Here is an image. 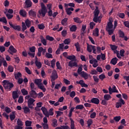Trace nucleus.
Here are the masks:
<instances>
[{
  "mask_svg": "<svg viewBox=\"0 0 129 129\" xmlns=\"http://www.w3.org/2000/svg\"><path fill=\"white\" fill-rule=\"evenodd\" d=\"M23 110H24V113H29V112H30V110L29 107H27V106L24 107L23 108Z\"/></svg>",
  "mask_w": 129,
  "mask_h": 129,
  "instance_id": "nucleus-35",
  "label": "nucleus"
},
{
  "mask_svg": "<svg viewBox=\"0 0 129 129\" xmlns=\"http://www.w3.org/2000/svg\"><path fill=\"white\" fill-rule=\"evenodd\" d=\"M87 123L88 124V127H90V125L93 123V120L92 119H89L87 121Z\"/></svg>",
  "mask_w": 129,
  "mask_h": 129,
  "instance_id": "nucleus-37",
  "label": "nucleus"
},
{
  "mask_svg": "<svg viewBox=\"0 0 129 129\" xmlns=\"http://www.w3.org/2000/svg\"><path fill=\"white\" fill-rule=\"evenodd\" d=\"M110 48L112 51H115V50H116V49H117V46H116L114 45L110 44Z\"/></svg>",
  "mask_w": 129,
  "mask_h": 129,
  "instance_id": "nucleus-56",
  "label": "nucleus"
},
{
  "mask_svg": "<svg viewBox=\"0 0 129 129\" xmlns=\"http://www.w3.org/2000/svg\"><path fill=\"white\" fill-rule=\"evenodd\" d=\"M50 63L51 64V67L52 68H55V65L56 63V59H53L52 60H51Z\"/></svg>",
  "mask_w": 129,
  "mask_h": 129,
  "instance_id": "nucleus-44",
  "label": "nucleus"
},
{
  "mask_svg": "<svg viewBox=\"0 0 129 129\" xmlns=\"http://www.w3.org/2000/svg\"><path fill=\"white\" fill-rule=\"evenodd\" d=\"M113 28V25L112 24V22L111 21H109V22H108L107 25L106 27V30H109V29H111Z\"/></svg>",
  "mask_w": 129,
  "mask_h": 129,
  "instance_id": "nucleus-17",
  "label": "nucleus"
},
{
  "mask_svg": "<svg viewBox=\"0 0 129 129\" xmlns=\"http://www.w3.org/2000/svg\"><path fill=\"white\" fill-rule=\"evenodd\" d=\"M43 114L45 115L47 117H49L50 116V114H49V112L47 110V108L45 107H42L41 108Z\"/></svg>",
  "mask_w": 129,
  "mask_h": 129,
  "instance_id": "nucleus-9",
  "label": "nucleus"
},
{
  "mask_svg": "<svg viewBox=\"0 0 129 129\" xmlns=\"http://www.w3.org/2000/svg\"><path fill=\"white\" fill-rule=\"evenodd\" d=\"M45 57L46 58H48V59H50V58H53V55L51 53L46 52L45 54Z\"/></svg>",
  "mask_w": 129,
  "mask_h": 129,
  "instance_id": "nucleus-55",
  "label": "nucleus"
},
{
  "mask_svg": "<svg viewBox=\"0 0 129 129\" xmlns=\"http://www.w3.org/2000/svg\"><path fill=\"white\" fill-rule=\"evenodd\" d=\"M9 72H14V67L12 66H9L8 67Z\"/></svg>",
  "mask_w": 129,
  "mask_h": 129,
  "instance_id": "nucleus-61",
  "label": "nucleus"
},
{
  "mask_svg": "<svg viewBox=\"0 0 129 129\" xmlns=\"http://www.w3.org/2000/svg\"><path fill=\"white\" fill-rule=\"evenodd\" d=\"M68 125H61V127H56L55 129H69Z\"/></svg>",
  "mask_w": 129,
  "mask_h": 129,
  "instance_id": "nucleus-39",
  "label": "nucleus"
},
{
  "mask_svg": "<svg viewBox=\"0 0 129 129\" xmlns=\"http://www.w3.org/2000/svg\"><path fill=\"white\" fill-rule=\"evenodd\" d=\"M35 101H36V100H35V99L30 98L28 99V106L29 108H31V109H34V105H35V104H34V103L35 102Z\"/></svg>",
  "mask_w": 129,
  "mask_h": 129,
  "instance_id": "nucleus-4",
  "label": "nucleus"
},
{
  "mask_svg": "<svg viewBox=\"0 0 129 129\" xmlns=\"http://www.w3.org/2000/svg\"><path fill=\"white\" fill-rule=\"evenodd\" d=\"M75 47H76L77 52H80L81 49L80 48V44H79V42H77L75 43Z\"/></svg>",
  "mask_w": 129,
  "mask_h": 129,
  "instance_id": "nucleus-24",
  "label": "nucleus"
},
{
  "mask_svg": "<svg viewBox=\"0 0 129 129\" xmlns=\"http://www.w3.org/2000/svg\"><path fill=\"white\" fill-rule=\"evenodd\" d=\"M12 97L15 100V102H17V98H19V94L17 91H14L12 92Z\"/></svg>",
  "mask_w": 129,
  "mask_h": 129,
  "instance_id": "nucleus-11",
  "label": "nucleus"
},
{
  "mask_svg": "<svg viewBox=\"0 0 129 129\" xmlns=\"http://www.w3.org/2000/svg\"><path fill=\"white\" fill-rule=\"evenodd\" d=\"M69 67H78V65L77 64V62L76 61L73 62V60H71L69 62Z\"/></svg>",
  "mask_w": 129,
  "mask_h": 129,
  "instance_id": "nucleus-13",
  "label": "nucleus"
},
{
  "mask_svg": "<svg viewBox=\"0 0 129 129\" xmlns=\"http://www.w3.org/2000/svg\"><path fill=\"white\" fill-rule=\"evenodd\" d=\"M40 40L41 43L44 45V46H47V40L44 38L43 36H40Z\"/></svg>",
  "mask_w": 129,
  "mask_h": 129,
  "instance_id": "nucleus-21",
  "label": "nucleus"
},
{
  "mask_svg": "<svg viewBox=\"0 0 129 129\" xmlns=\"http://www.w3.org/2000/svg\"><path fill=\"white\" fill-rule=\"evenodd\" d=\"M10 118L12 121L16 118V115L15 114H10Z\"/></svg>",
  "mask_w": 129,
  "mask_h": 129,
  "instance_id": "nucleus-62",
  "label": "nucleus"
},
{
  "mask_svg": "<svg viewBox=\"0 0 129 129\" xmlns=\"http://www.w3.org/2000/svg\"><path fill=\"white\" fill-rule=\"evenodd\" d=\"M118 34L119 38L124 37V32L121 31V30H119L118 31Z\"/></svg>",
  "mask_w": 129,
  "mask_h": 129,
  "instance_id": "nucleus-34",
  "label": "nucleus"
},
{
  "mask_svg": "<svg viewBox=\"0 0 129 129\" xmlns=\"http://www.w3.org/2000/svg\"><path fill=\"white\" fill-rule=\"evenodd\" d=\"M117 60H118V59L116 57L113 58L110 61L111 64H112V65H115V64L117 63Z\"/></svg>",
  "mask_w": 129,
  "mask_h": 129,
  "instance_id": "nucleus-25",
  "label": "nucleus"
},
{
  "mask_svg": "<svg viewBox=\"0 0 129 129\" xmlns=\"http://www.w3.org/2000/svg\"><path fill=\"white\" fill-rule=\"evenodd\" d=\"M28 14L30 17H33V18H35L37 16V13L33 10H30Z\"/></svg>",
  "mask_w": 129,
  "mask_h": 129,
  "instance_id": "nucleus-15",
  "label": "nucleus"
},
{
  "mask_svg": "<svg viewBox=\"0 0 129 129\" xmlns=\"http://www.w3.org/2000/svg\"><path fill=\"white\" fill-rule=\"evenodd\" d=\"M68 21V18H64L61 20V24L62 26H67V21Z\"/></svg>",
  "mask_w": 129,
  "mask_h": 129,
  "instance_id": "nucleus-26",
  "label": "nucleus"
},
{
  "mask_svg": "<svg viewBox=\"0 0 129 129\" xmlns=\"http://www.w3.org/2000/svg\"><path fill=\"white\" fill-rule=\"evenodd\" d=\"M99 78L102 81L103 80V79H105L106 77L105 75L104 74H102L99 76Z\"/></svg>",
  "mask_w": 129,
  "mask_h": 129,
  "instance_id": "nucleus-49",
  "label": "nucleus"
},
{
  "mask_svg": "<svg viewBox=\"0 0 129 129\" xmlns=\"http://www.w3.org/2000/svg\"><path fill=\"white\" fill-rule=\"evenodd\" d=\"M120 118H121V117H120V116H115L114 117V120H115V121H116L117 122H118V121L120 120Z\"/></svg>",
  "mask_w": 129,
  "mask_h": 129,
  "instance_id": "nucleus-59",
  "label": "nucleus"
},
{
  "mask_svg": "<svg viewBox=\"0 0 129 129\" xmlns=\"http://www.w3.org/2000/svg\"><path fill=\"white\" fill-rule=\"evenodd\" d=\"M3 83L5 89H8L9 91H11L13 87H14V84L9 82L8 80H4Z\"/></svg>",
  "mask_w": 129,
  "mask_h": 129,
  "instance_id": "nucleus-1",
  "label": "nucleus"
},
{
  "mask_svg": "<svg viewBox=\"0 0 129 129\" xmlns=\"http://www.w3.org/2000/svg\"><path fill=\"white\" fill-rule=\"evenodd\" d=\"M74 21L75 23H77V24H81L82 21L80 20V19L78 17H76L74 18Z\"/></svg>",
  "mask_w": 129,
  "mask_h": 129,
  "instance_id": "nucleus-32",
  "label": "nucleus"
},
{
  "mask_svg": "<svg viewBox=\"0 0 129 129\" xmlns=\"http://www.w3.org/2000/svg\"><path fill=\"white\" fill-rule=\"evenodd\" d=\"M41 125H42V127H43L44 129H48L49 128V125H48L47 123H42Z\"/></svg>",
  "mask_w": 129,
  "mask_h": 129,
  "instance_id": "nucleus-45",
  "label": "nucleus"
},
{
  "mask_svg": "<svg viewBox=\"0 0 129 129\" xmlns=\"http://www.w3.org/2000/svg\"><path fill=\"white\" fill-rule=\"evenodd\" d=\"M100 58L103 61H104V60L106 59L105 54L101 53V54H99L97 56V60H98V61L100 60Z\"/></svg>",
  "mask_w": 129,
  "mask_h": 129,
  "instance_id": "nucleus-8",
  "label": "nucleus"
},
{
  "mask_svg": "<svg viewBox=\"0 0 129 129\" xmlns=\"http://www.w3.org/2000/svg\"><path fill=\"white\" fill-rule=\"evenodd\" d=\"M80 75L81 77L84 78L85 80H87V79H88V74L85 73L84 71L82 72Z\"/></svg>",
  "mask_w": 129,
  "mask_h": 129,
  "instance_id": "nucleus-16",
  "label": "nucleus"
},
{
  "mask_svg": "<svg viewBox=\"0 0 129 129\" xmlns=\"http://www.w3.org/2000/svg\"><path fill=\"white\" fill-rule=\"evenodd\" d=\"M57 119H53L52 120L51 125L53 126V127H56V126L58 125V124H57Z\"/></svg>",
  "mask_w": 129,
  "mask_h": 129,
  "instance_id": "nucleus-29",
  "label": "nucleus"
},
{
  "mask_svg": "<svg viewBox=\"0 0 129 129\" xmlns=\"http://www.w3.org/2000/svg\"><path fill=\"white\" fill-rule=\"evenodd\" d=\"M71 121V128L74 129L75 127V125H74V120L72 118H70Z\"/></svg>",
  "mask_w": 129,
  "mask_h": 129,
  "instance_id": "nucleus-30",
  "label": "nucleus"
},
{
  "mask_svg": "<svg viewBox=\"0 0 129 129\" xmlns=\"http://www.w3.org/2000/svg\"><path fill=\"white\" fill-rule=\"evenodd\" d=\"M75 109V107H72L70 110V112L69 114V117H70L71 118V117L72 116V113L73 112V111Z\"/></svg>",
  "mask_w": 129,
  "mask_h": 129,
  "instance_id": "nucleus-46",
  "label": "nucleus"
},
{
  "mask_svg": "<svg viewBox=\"0 0 129 129\" xmlns=\"http://www.w3.org/2000/svg\"><path fill=\"white\" fill-rule=\"evenodd\" d=\"M40 6L41 9L38 11V13L40 16L44 17L45 16H46V14H47L48 10H47V8H46V6H45V4H44V3H41Z\"/></svg>",
  "mask_w": 129,
  "mask_h": 129,
  "instance_id": "nucleus-2",
  "label": "nucleus"
},
{
  "mask_svg": "<svg viewBox=\"0 0 129 129\" xmlns=\"http://www.w3.org/2000/svg\"><path fill=\"white\" fill-rule=\"evenodd\" d=\"M34 83L37 85L38 88L42 90L43 92H46V88L43 85V84L41 83V80L36 79L34 81Z\"/></svg>",
  "mask_w": 129,
  "mask_h": 129,
  "instance_id": "nucleus-3",
  "label": "nucleus"
},
{
  "mask_svg": "<svg viewBox=\"0 0 129 129\" xmlns=\"http://www.w3.org/2000/svg\"><path fill=\"white\" fill-rule=\"evenodd\" d=\"M7 51L8 53H10L11 55H14L15 53H17V49L14 47V46L11 45L8 49Z\"/></svg>",
  "mask_w": 129,
  "mask_h": 129,
  "instance_id": "nucleus-5",
  "label": "nucleus"
},
{
  "mask_svg": "<svg viewBox=\"0 0 129 129\" xmlns=\"http://www.w3.org/2000/svg\"><path fill=\"white\" fill-rule=\"evenodd\" d=\"M64 45H69L71 43V40L70 38L66 39L63 41Z\"/></svg>",
  "mask_w": 129,
  "mask_h": 129,
  "instance_id": "nucleus-40",
  "label": "nucleus"
},
{
  "mask_svg": "<svg viewBox=\"0 0 129 129\" xmlns=\"http://www.w3.org/2000/svg\"><path fill=\"white\" fill-rule=\"evenodd\" d=\"M37 27L39 30H44V29H45V25L44 24H38Z\"/></svg>",
  "mask_w": 129,
  "mask_h": 129,
  "instance_id": "nucleus-43",
  "label": "nucleus"
},
{
  "mask_svg": "<svg viewBox=\"0 0 129 129\" xmlns=\"http://www.w3.org/2000/svg\"><path fill=\"white\" fill-rule=\"evenodd\" d=\"M0 22L4 23V24H8V21H7V18L5 17L0 18Z\"/></svg>",
  "mask_w": 129,
  "mask_h": 129,
  "instance_id": "nucleus-38",
  "label": "nucleus"
},
{
  "mask_svg": "<svg viewBox=\"0 0 129 129\" xmlns=\"http://www.w3.org/2000/svg\"><path fill=\"white\" fill-rule=\"evenodd\" d=\"M35 64H36V66L37 67L38 69H40V68L42 67V63H41V62H39L37 60L35 61Z\"/></svg>",
  "mask_w": 129,
  "mask_h": 129,
  "instance_id": "nucleus-42",
  "label": "nucleus"
},
{
  "mask_svg": "<svg viewBox=\"0 0 129 129\" xmlns=\"http://www.w3.org/2000/svg\"><path fill=\"white\" fill-rule=\"evenodd\" d=\"M26 26L27 27V28H30L31 26V21L29 19H26L25 21Z\"/></svg>",
  "mask_w": 129,
  "mask_h": 129,
  "instance_id": "nucleus-27",
  "label": "nucleus"
},
{
  "mask_svg": "<svg viewBox=\"0 0 129 129\" xmlns=\"http://www.w3.org/2000/svg\"><path fill=\"white\" fill-rule=\"evenodd\" d=\"M29 94L30 95V97L34 99L37 98V96H38V94L34 90H31L29 93Z\"/></svg>",
  "mask_w": 129,
  "mask_h": 129,
  "instance_id": "nucleus-10",
  "label": "nucleus"
},
{
  "mask_svg": "<svg viewBox=\"0 0 129 129\" xmlns=\"http://www.w3.org/2000/svg\"><path fill=\"white\" fill-rule=\"evenodd\" d=\"M19 15L23 17V18H27V11H25V10H20Z\"/></svg>",
  "mask_w": 129,
  "mask_h": 129,
  "instance_id": "nucleus-12",
  "label": "nucleus"
},
{
  "mask_svg": "<svg viewBox=\"0 0 129 129\" xmlns=\"http://www.w3.org/2000/svg\"><path fill=\"white\" fill-rule=\"evenodd\" d=\"M91 103L94 104H99V99L97 98H93L91 100Z\"/></svg>",
  "mask_w": 129,
  "mask_h": 129,
  "instance_id": "nucleus-18",
  "label": "nucleus"
},
{
  "mask_svg": "<svg viewBox=\"0 0 129 129\" xmlns=\"http://www.w3.org/2000/svg\"><path fill=\"white\" fill-rule=\"evenodd\" d=\"M93 78L95 82H96V83H98V82H99V79H98V77H97V76H93Z\"/></svg>",
  "mask_w": 129,
  "mask_h": 129,
  "instance_id": "nucleus-58",
  "label": "nucleus"
},
{
  "mask_svg": "<svg viewBox=\"0 0 129 129\" xmlns=\"http://www.w3.org/2000/svg\"><path fill=\"white\" fill-rule=\"evenodd\" d=\"M15 78L16 80H18L19 78H21L20 77H22L23 75H22V73L18 72L17 73H16L14 74Z\"/></svg>",
  "mask_w": 129,
  "mask_h": 129,
  "instance_id": "nucleus-23",
  "label": "nucleus"
},
{
  "mask_svg": "<svg viewBox=\"0 0 129 129\" xmlns=\"http://www.w3.org/2000/svg\"><path fill=\"white\" fill-rule=\"evenodd\" d=\"M9 25L12 28H13V29H14V30H15L16 31H21V26L14 25L11 22H9Z\"/></svg>",
  "mask_w": 129,
  "mask_h": 129,
  "instance_id": "nucleus-7",
  "label": "nucleus"
},
{
  "mask_svg": "<svg viewBox=\"0 0 129 129\" xmlns=\"http://www.w3.org/2000/svg\"><path fill=\"white\" fill-rule=\"evenodd\" d=\"M99 13H100V11L95 10L94 11V17H98V15H99Z\"/></svg>",
  "mask_w": 129,
  "mask_h": 129,
  "instance_id": "nucleus-51",
  "label": "nucleus"
},
{
  "mask_svg": "<svg viewBox=\"0 0 129 129\" xmlns=\"http://www.w3.org/2000/svg\"><path fill=\"white\" fill-rule=\"evenodd\" d=\"M18 102L19 103H23V102H24V98L22 96H20L19 97Z\"/></svg>",
  "mask_w": 129,
  "mask_h": 129,
  "instance_id": "nucleus-57",
  "label": "nucleus"
},
{
  "mask_svg": "<svg viewBox=\"0 0 129 129\" xmlns=\"http://www.w3.org/2000/svg\"><path fill=\"white\" fill-rule=\"evenodd\" d=\"M76 109H83L84 108V106L83 105H78L75 107Z\"/></svg>",
  "mask_w": 129,
  "mask_h": 129,
  "instance_id": "nucleus-53",
  "label": "nucleus"
},
{
  "mask_svg": "<svg viewBox=\"0 0 129 129\" xmlns=\"http://www.w3.org/2000/svg\"><path fill=\"white\" fill-rule=\"evenodd\" d=\"M123 25L125 27H126V28H128L129 29V21H128L123 22Z\"/></svg>",
  "mask_w": 129,
  "mask_h": 129,
  "instance_id": "nucleus-60",
  "label": "nucleus"
},
{
  "mask_svg": "<svg viewBox=\"0 0 129 129\" xmlns=\"http://www.w3.org/2000/svg\"><path fill=\"white\" fill-rule=\"evenodd\" d=\"M106 30L107 31V32H108V34L111 35H112V34H113V32H114V30L113 29H106Z\"/></svg>",
  "mask_w": 129,
  "mask_h": 129,
  "instance_id": "nucleus-54",
  "label": "nucleus"
},
{
  "mask_svg": "<svg viewBox=\"0 0 129 129\" xmlns=\"http://www.w3.org/2000/svg\"><path fill=\"white\" fill-rule=\"evenodd\" d=\"M46 40H48V41H50L51 42L53 41L54 40V37L52 36H50V35H46Z\"/></svg>",
  "mask_w": 129,
  "mask_h": 129,
  "instance_id": "nucleus-48",
  "label": "nucleus"
},
{
  "mask_svg": "<svg viewBox=\"0 0 129 129\" xmlns=\"http://www.w3.org/2000/svg\"><path fill=\"white\" fill-rule=\"evenodd\" d=\"M17 80L18 84H22L24 82V79L22 78H19Z\"/></svg>",
  "mask_w": 129,
  "mask_h": 129,
  "instance_id": "nucleus-63",
  "label": "nucleus"
},
{
  "mask_svg": "<svg viewBox=\"0 0 129 129\" xmlns=\"http://www.w3.org/2000/svg\"><path fill=\"white\" fill-rule=\"evenodd\" d=\"M24 125V124L23 123V121L21 119L19 118L17 120V126H23Z\"/></svg>",
  "mask_w": 129,
  "mask_h": 129,
  "instance_id": "nucleus-36",
  "label": "nucleus"
},
{
  "mask_svg": "<svg viewBox=\"0 0 129 129\" xmlns=\"http://www.w3.org/2000/svg\"><path fill=\"white\" fill-rule=\"evenodd\" d=\"M93 35L95 37H98V36H99V29H98V28H96L95 31L93 32Z\"/></svg>",
  "mask_w": 129,
  "mask_h": 129,
  "instance_id": "nucleus-20",
  "label": "nucleus"
},
{
  "mask_svg": "<svg viewBox=\"0 0 129 129\" xmlns=\"http://www.w3.org/2000/svg\"><path fill=\"white\" fill-rule=\"evenodd\" d=\"M21 93H22L23 95H28V91H27L26 89H22L21 90Z\"/></svg>",
  "mask_w": 129,
  "mask_h": 129,
  "instance_id": "nucleus-47",
  "label": "nucleus"
},
{
  "mask_svg": "<svg viewBox=\"0 0 129 129\" xmlns=\"http://www.w3.org/2000/svg\"><path fill=\"white\" fill-rule=\"evenodd\" d=\"M33 5V3L31 0H26L25 3V9H28V8H31Z\"/></svg>",
  "mask_w": 129,
  "mask_h": 129,
  "instance_id": "nucleus-6",
  "label": "nucleus"
},
{
  "mask_svg": "<svg viewBox=\"0 0 129 129\" xmlns=\"http://www.w3.org/2000/svg\"><path fill=\"white\" fill-rule=\"evenodd\" d=\"M104 99L105 100H110V99H111V96L109 94H105L104 96Z\"/></svg>",
  "mask_w": 129,
  "mask_h": 129,
  "instance_id": "nucleus-31",
  "label": "nucleus"
},
{
  "mask_svg": "<svg viewBox=\"0 0 129 129\" xmlns=\"http://www.w3.org/2000/svg\"><path fill=\"white\" fill-rule=\"evenodd\" d=\"M67 59L69 60H71V61H76V56L75 55H69L67 57Z\"/></svg>",
  "mask_w": 129,
  "mask_h": 129,
  "instance_id": "nucleus-22",
  "label": "nucleus"
},
{
  "mask_svg": "<svg viewBox=\"0 0 129 129\" xmlns=\"http://www.w3.org/2000/svg\"><path fill=\"white\" fill-rule=\"evenodd\" d=\"M70 30L71 32H76V30H77V27L75 25H72L70 28Z\"/></svg>",
  "mask_w": 129,
  "mask_h": 129,
  "instance_id": "nucleus-28",
  "label": "nucleus"
},
{
  "mask_svg": "<svg viewBox=\"0 0 129 129\" xmlns=\"http://www.w3.org/2000/svg\"><path fill=\"white\" fill-rule=\"evenodd\" d=\"M22 31L23 32H25V31H26V30H27V26H26V24H25V22H22Z\"/></svg>",
  "mask_w": 129,
  "mask_h": 129,
  "instance_id": "nucleus-41",
  "label": "nucleus"
},
{
  "mask_svg": "<svg viewBox=\"0 0 129 129\" xmlns=\"http://www.w3.org/2000/svg\"><path fill=\"white\" fill-rule=\"evenodd\" d=\"M118 17H119V18H120L121 19H124L125 17V15L124 14V13H118L117 15Z\"/></svg>",
  "mask_w": 129,
  "mask_h": 129,
  "instance_id": "nucleus-50",
  "label": "nucleus"
},
{
  "mask_svg": "<svg viewBox=\"0 0 129 129\" xmlns=\"http://www.w3.org/2000/svg\"><path fill=\"white\" fill-rule=\"evenodd\" d=\"M50 78L51 81H55V80L58 78L57 73H52V75L50 76Z\"/></svg>",
  "mask_w": 129,
  "mask_h": 129,
  "instance_id": "nucleus-14",
  "label": "nucleus"
},
{
  "mask_svg": "<svg viewBox=\"0 0 129 129\" xmlns=\"http://www.w3.org/2000/svg\"><path fill=\"white\" fill-rule=\"evenodd\" d=\"M100 17L99 16H94V18L93 19V22L95 23H101V20L99 19Z\"/></svg>",
  "mask_w": 129,
  "mask_h": 129,
  "instance_id": "nucleus-19",
  "label": "nucleus"
},
{
  "mask_svg": "<svg viewBox=\"0 0 129 129\" xmlns=\"http://www.w3.org/2000/svg\"><path fill=\"white\" fill-rule=\"evenodd\" d=\"M93 45H89V44H87V50L88 51V52H89V53H91V52H92V47Z\"/></svg>",
  "mask_w": 129,
  "mask_h": 129,
  "instance_id": "nucleus-33",
  "label": "nucleus"
},
{
  "mask_svg": "<svg viewBox=\"0 0 129 129\" xmlns=\"http://www.w3.org/2000/svg\"><path fill=\"white\" fill-rule=\"evenodd\" d=\"M116 105V108H119V107H121L122 105L119 102H117L115 104Z\"/></svg>",
  "mask_w": 129,
  "mask_h": 129,
  "instance_id": "nucleus-64",
  "label": "nucleus"
},
{
  "mask_svg": "<svg viewBox=\"0 0 129 129\" xmlns=\"http://www.w3.org/2000/svg\"><path fill=\"white\" fill-rule=\"evenodd\" d=\"M25 125L26 126H31V125H32V121L29 120H26L25 121Z\"/></svg>",
  "mask_w": 129,
  "mask_h": 129,
  "instance_id": "nucleus-52",
  "label": "nucleus"
}]
</instances>
